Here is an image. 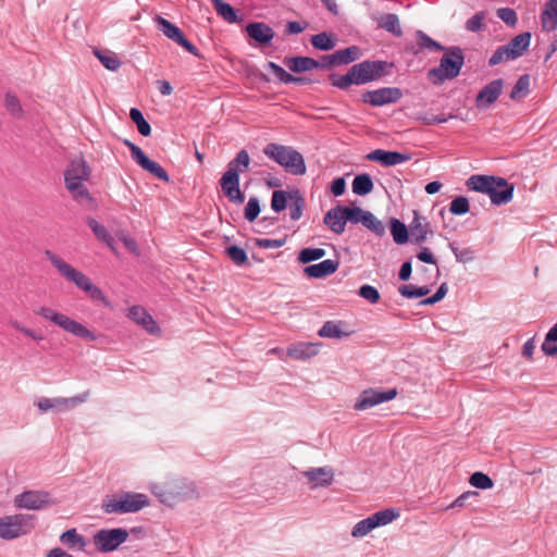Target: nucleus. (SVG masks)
Returning a JSON list of instances; mask_svg holds the SVG:
<instances>
[{
	"label": "nucleus",
	"instance_id": "nucleus-1",
	"mask_svg": "<svg viewBox=\"0 0 557 557\" xmlns=\"http://www.w3.org/2000/svg\"><path fill=\"white\" fill-rule=\"evenodd\" d=\"M45 257L48 259V261H50V264L53 265L61 277L76 285L77 288L85 292L90 298L100 301L101 304H107V297L104 296V293L101 292L98 286L92 284L91 280L87 277L85 273L71 267L70 263L61 259L60 256L53 253V251L46 250Z\"/></svg>",
	"mask_w": 557,
	"mask_h": 557
},
{
	"label": "nucleus",
	"instance_id": "nucleus-2",
	"mask_svg": "<svg viewBox=\"0 0 557 557\" xmlns=\"http://www.w3.org/2000/svg\"><path fill=\"white\" fill-rule=\"evenodd\" d=\"M91 170L87 165V161L81 157L69 162L64 170V187H66L70 196L78 203H91L92 197L90 191L84 185L90 180Z\"/></svg>",
	"mask_w": 557,
	"mask_h": 557
},
{
	"label": "nucleus",
	"instance_id": "nucleus-3",
	"mask_svg": "<svg viewBox=\"0 0 557 557\" xmlns=\"http://www.w3.org/2000/svg\"><path fill=\"white\" fill-rule=\"evenodd\" d=\"M466 187L487 195L494 206L507 205L512 200V184L498 176L473 175L467 178Z\"/></svg>",
	"mask_w": 557,
	"mask_h": 557
},
{
	"label": "nucleus",
	"instance_id": "nucleus-4",
	"mask_svg": "<svg viewBox=\"0 0 557 557\" xmlns=\"http://www.w3.org/2000/svg\"><path fill=\"white\" fill-rule=\"evenodd\" d=\"M249 162L248 152L239 150L237 157L230 161L228 169L220 180L221 189L231 202L240 205L245 200V196L239 189V173L248 170Z\"/></svg>",
	"mask_w": 557,
	"mask_h": 557
},
{
	"label": "nucleus",
	"instance_id": "nucleus-5",
	"mask_svg": "<svg viewBox=\"0 0 557 557\" xmlns=\"http://www.w3.org/2000/svg\"><path fill=\"white\" fill-rule=\"evenodd\" d=\"M463 64L462 50L459 47H451L446 49L442 59H440L438 66L429 70V82L434 85H440L446 81H450L460 74Z\"/></svg>",
	"mask_w": 557,
	"mask_h": 557
},
{
	"label": "nucleus",
	"instance_id": "nucleus-6",
	"mask_svg": "<svg viewBox=\"0 0 557 557\" xmlns=\"http://www.w3.org/2000/svg\"><path fill=\"white\" fill-rule=\"evenodd\" d=\"M151 491L166 506L197 497V490H195L194 483L186 480H169L163 483H157L152 485Z\"/></svg>",
	"mask_w": 557,
	"mask_h": 557
},
{
	"label": "nucleus",
	"instance_id": "nucleus-7",
	"mask_svg": "<svg viewBox=\"0 0 557 557\" xmlns=\"http://www.w3.org/2000/svg\"><path fill=\"white\" fill-rule=\"evenodd\" d=\"M263 154L276 161L292 175H304L306 173L304 157L294 148L280 144H269L263 148Z\"/></svg>",
	"mask_w": 557,
	"mask_h": 557
},
{
	"label": "nucleus",
	"instance_id": "nucleus-8",
	"mask_svg": "<svg viewBox=\"0 0 557 557\" xmlns=\"http://www.w3.org/2000/svg\"><path fill=\"white\" fill-rule=\"evenodd\" d=\"M149 506L147 495L140 493L124 492L107 497L101 504V509L106 513L124 515L138 512Z\"/></svg>",
	"mask_w": 557,
	"mask_h": 557
},
{
	"label": "nucleus",
	"instance_id": "nucleus-9",
	"mask_svg": "<svg viewBox=\"0 0 557 557\" xmlns=\"http://www.w3.org/2000/svg\"><path fill=\"white\" fill-rule=\"evenodd\" d=\"M36 314L42 318L46 321H49L57 326L63 329V331L69 332L73 336H76L82 339L95 341L96 335L92 334L85 325L81 322H77L70 317L53 310L50 307H39L36 310Z\"/></svg>",
	"mask_w": 557,
	"mask_h": 557
},
{
	"label": "nucleus",
	"instance_id": "nucleus-10",
	"mask_svg": "<svg viewBox=\"0 0 557 557\" xmlns=\"http://www.w3.org/2000/svg\"><path fill=\"white\" fill-rule=\"evenodd\" d=\"M34 529L32 516L15 515L3 516L0 518V539L12 541L16 537L26 535Z\"/></svg>",
	"mask_w": 557,
	"mask_h": 557
},
{
	"label": "nucleus",
	"instance_id": "nucleus-11",
	"mask_svg": "<svg viewBox=\"0 0 557 557\" xmlns=\"http://www.w3.org/2000/svg\"><path fill=\"white\" fill-rule=\"evenodd\" d=\"M398 518V511L392 508L376 511L368 518L360 520L351 529V537H364L371 530L377 527H385Z\"/></svg>",
	"mask_w": 557,
	"mask_h": 557
},
{
	"label": "nucleus",
	"instance_id": "nucleus-12",
	"mask_svg": "<svg viewBox=\"0 0 557 557\" xmlns=\"http://www.w3.org/2000/svg\"><path fill=\"white\" fill-rule=\"evenodd\" d=\"M127 539L128 531L125 529H101L92 536V543H95L97 550L110 553L122 546Z\"/></svg>",
	"mask_w": 557,
	"mask_h": 557
},
{
	"label": "nucleus",
	"instance_id": "nucleus-13",
	"mask_svg": "<svg viewBox=\"0 0 557 557\" xmlns=\"http://www.w3.org/2000/svg\"><path fill=\"white\" fill-rule=\"evenodd\" d=\"M88 396H90L89 392L70 398H39V400H37L36 403V406L37 408H39L40 412L44 413L50 410L67 411L73 410L76 406L86 403Z\"/></svg>",
	"mask_w": 557,
	"mask_h": 557
},
{
	"label": "nucleus",
	"instance_id": "nucleus-14",
	"mask_svg": "<svg viewBox=\"0 0 557 557\" xmlns=\"http://www.w3.org/2000/svg\"><path fill=\"white\" fill-rule=\"evenodd\" d=\"M124 145L127 146L129 152H132V159L137 162L138 166L161 181H170L165 170L161 168L158 162L150 160L147 154L144 153L141 148L128 140H124Z\"/></svg>",
	"mask_w": 557,
	"mask_h": 557
},
{
	"label": "nucleus",
	"instance_id": "nucleus-15",
	"mask_svg": "<svg viewBox=\"0 0 557 557\" xmlns=\"http://www.w3.org/2000/svg\"><path fill=\"white\" fill-rule=\"evenodd\" d=\"M124 145L127 146L129 152H132V159L137 162L138 166L161 181H170L165 170L161 168L158 162L150 160L147 154L144 153L141 148L128 140H124Z\"/></svg>",
	"mask_w": 557,
	"mask_h": 557
},
{
	"label": "nucleus",
	"instance_id": "nucleus-16",
	"mask_svg": "<svg viewBox=\"0 0 557 557\" xmlns=\"http://www.w3.org/2000/svg\"><path fill=\"white\" fill-rule=\"evenodd\" d=\"M348 74L355 78V85H363L382 76V62H361L350 67Z\"/></svg>",
	"mask_w": 557,
	"mask_h": 557
},
{
	"label": "nucleus",
	"instance_id": "nucleus-17",
	"mask_svg": "<svg viewBox=\"0 0 557 557\" xmlns=\"http://www.w3.org/2000/svg\"><path fill=\"white\" fill-rule=\"evenodd\" d=\"M53 504L45 491H27L15 497V506L21 509L39 510Z\"/></svg>",
	"mask_w": 557,
	"mask_h": 557
},
{
	"label": "nucleus",
	"instance_id": "nucleus-18",
	"mask_svg": "<svg viewBox=\"0 0 557 557\" xmlns=\"http://www.w3.org/2000/svg\"><path fill=\"white\" fill-rule=\"evenodd\" d=\"M397 396L396 388L388 389L387 392H379L370 388L360 394L358 401L355 403L354 408L357 411L367 410L379 404L386 403L395 399Z\"/></svg>",
	"mask_w": 557,
	"mask_h": 557
},
{
	"label": "nucleus",
	"instance_id": "nucleus-19",
	"mask_svg": "<svg viewBox=\"0 0 557 557\" xmlns=\"http://www.w3.org/2000/svg\"><path fill=\"white\" fill-rule=\"evenodd\" d=\"M156 23L159 25L160 32H162L166 38L175 41L176 45L183 47L188 53L196 57L198 55V49L184 37V34L177 26L171 24L170 21L162 16L156 17Z\"/></svg>",
	"mask_w": 557,
	"mask_h": 557
},
{
	"label": "nucleus",
	"instance_id": "nucleus-20",
	"mask_svg": "<svg viewBox=\"0 0 557 557\" xmlns=\"http://www.w3.org/2000/svg\"><path fill=\"white\" fill-rule=\"evenodd\" d=\"M127 318L136 322L137 325L141 326L151 336H160L161 329L157 324L156 320L144 309L143 306H133L127 310Z\"/></svg>",
	"mask_w": 557,
	"mask_h": 557
},
{
	"label": "nucleus",
	"instance_id": "nucleus-21",
	"mask_svg": "<svg viewBox=\"0 0 557 557\" xmlns=\"http://www.w3.org/2000/svg\"><path fill=\"white\" fill-rule=\"evenodd\" d=\"M401 98V90L397 87H383L363 94V101L374 107L397 102Z\"/></svg>",
	"mask_w": 557,
	"mask_h": 557
},
{
	"label": "nucleus",
	"instance_id": "nucleus-22",
	"mask_svg": "<svg viewBox=\"0 0 557 557\" xmlns=\"http://www.w3.org/2000/svg\"><path fill=\"white\" fill-rule=\"evenodd\" d=\"M503 79H496L488 83V85L484 86L483 89L476 94L475 107L483 110L488 109L491 104L497 101L498 96L503 91Z\"/></svg>",
	"mask_w": 557,
	"mask_h": 557
},
{
	"label": "nucleus",
	"instance_id": "nucleus-23",
	"mask_svg": "<svg viewBox=\"0 0 557 557\" xmlns=\"http://www.w3.org/2000/svg\"><path fill=\"white\" fill-rule=\"evenodd\" d=\"M366 159L372 162H379L385 166H396L403 162L409 161L410 154L393 150L376 149L366 154Z\"/></svg>",
	"mask_w": 557,
	"mask_h": 557
},
{
	"label": "nucleus",
	"instance_id": "nucleus-24",
	"mask_svg": "<svg viewBox=\"0 0 557 557\" xmlns=\"http://www.w3.org/2000/svg\"><path fill=\"white\" fill-rule=\"evenodd\" d=\"M360 57V49L356 46H351L346 49L337 50L335 53L331 55L323 57V66L331 67L337 66L341 64H348L355 60H358Z\"/></svg>",
	"mask_w": 557,
	"mask_h": 557
},
{
	"label": "nucleus",
	"instance_id": "nucleus-25",
	"mask_svg": "<svg viewBox=\"0 0 557 557\" xmlns=\"http://www.w3.org/2000/svg\"><path fill=\"white\" fill-rule=\"evenodd\" d=\"M409 232L410 240L413 244H422L428 236L433 235V228H431L430 223L425 218L419 215L417 211H414L413 221L410 222Z\"/></svg>",
	"mask_w": 557,
	"mask_h": 557
},
{
	"label": "nucleus",
	"instance_id": "nucleus-26",
	"mask_svg": "<svg viewBox=\"0 0 557 557\" xmlns=\"http://www.w3.org/2000/svg\"><path fill=\"white\" fill-rule=\"evenodd\" d=\"M312 488L326 487L332 484L333 470L329 467L313 468L304 472Z\"/></svg>",
	"mask_w": 557,
	"mask_h": 557
},
{
	"label": "nucleus",
	"instance_id": "nucleus-27",
	"mask_svg": "<svg viewBox=\"0 0 557 557\" xmlns=\"http://www.w3.org/2000/svg\"><path fill=\"white\" fill-rule=\"evenodd\" d=\"M323 223L335 234L342 235L345 232L346 223L349 222L342 212V206H336L326 212Z\"/></svg>",
	"mask_w": 557,
	"mask_h": 557
},
{
	"label": "nucleus",
	"instance_id": "nucleus-28",
	"mask_svg": "<svg viewBox=\"0 0 557 557\" xmlns=\"http://www.w3.org/2000/svg\"><path fill=\"white\" fill-rule=\"evenodd\" d=\"M346 323L343 321L329 320L318 331V335L323 338L341 339L351 335V331L346 330Z\"/></svg>",
	"mask_w": 557,
	"mask_h": 557
},
{
	"label": "nucleus",
	"instance_id": "nucleus-29",
	"mask_svg": "<svg viewBox=\"0 0 557 557\" xmlns=\"http://www.w3.org/2000/svg\"><path fill=\"white\" fill-rule=\"evenodd\" d=\"M285 66H287L289 71L294 73H304L308 71H313L314 69L324 65L323 62L321 63L308 57H294L290 59H285Z\"/></svg>",
	"mask_w": 557,
	"mask_h": 557
},
{
	"label": "nucleus",
	"instance_id": "nucleus-30",
	"mask_svg": "<svg viewBox=\"0 0 557 557\" xmlns=\"http://www.w3.org/2000/svg\"><path fill=\"white\" fill-rule=\"evenodd\" d=\"M338 263L332 260H325L321 263H314L304 269L305 275L311 278H322L336 272Z\"/></svg>",
	"mask_w": 557,
	"mask_h": 557
},
{
	"label": "nucleus",
	"instance_id": "nucleus-31",
	"mask_svg": "<svg viewBox=\"0 0 557 557\" xmlns=\"http://www.w3.org/2000/svg\"><path fill=\"white\" fill-rule=\"evenodd\" d=\"M541 27L545 32H553L557 27V0H547L541 13Z\"/></svg>",
	"mask_w": 557,
	"mask_h": 557
},
{
	"label": "nucleus",
	"instance_id": "nucleus-32",
	"mask_svg": "<svg viewBox=\"0 0 557 557\" xmlns=\"http://www.w3.org/2000/svg\"><path fill=\"white\" fill-rule=\"evenodd\" d=\"M286 354L295 360H307L318 355V345L313 343H298L289 346Z\"/></svg>",
	"mask_w": 557,
	"mask_h": 557
},
{
	"label": "nucleus",
	"instance_id": "nucleus-33",
	"mask_svg": "<svg viewBox=\"0 0 557 557\" xmlns=\"http://www.w3.org/2000/svg\"><path fill=\"white\" fill-rule=\"evenodd\" d=\"M247 34L261 45L271 42L275 35L272 28L263 23H252L247 25Z\"/></svg>",
	"mask_w": 557,
	"mask_h": 557
},
{
	"label": "nucleus",
	"instance_id": "nucleus-34",
	"mask_svg": "<svg viewBox=\"0 0 557 557\" xmlns=\"http://www.w3.org/2000/svg\"><path fill=\"white\" fill-rule=\"evenodd\" d=\"M531 42V34L525 32L513 37L508 44L502 46L503 49L520 58L527 51Z\"/></svg>",
	"mask_w": 557,
	"mask_h": 557
},
{
	"label": "nucleus",
	"instance_id": "nucleus-35",
	"mask_svg": "<svg viewBox=\"0 0 557 557\" xmlns=\"http://www.w3.org/2000/svg\"><path fill=\"white\" fill-rule=\"evenodd\" d=\"M379 28H383L396 37H400L403 32L400 21L394 13H386L377 17Z\"/></svg>",
	"mask_w": 557,
	"mask_h": 557
},
{
	"label": "nucleus",
	"instance_id": "nucleus-36",
	"mask_svg": "<svg viewBox=\"0 0 557 557\" xmlns=\"http://www.w3.org/2000/svg\"><path fill=\"white\" fill-rule=\"evenodd\" d=\"M530 76L528 74L521 75L518 78L516 85H513L512 90L510 92V99L512 101H519L527 97L530 94Z\"/></svg>",
	"mask_w": 557,
	"mask_h": 557
},
{
	"label": "nucleus",
	"instance_id": "nucleus-37",
	"mask_svg": "<svg viewBox=\"0 0 557 557\" xmlns=\"http://www.w3.org/2000/svg\"><path fill=\"white\" fill-rule=\"evenodd\" d=\"M351 190L358 196L368 195L373 190V182L368 174L358 175L351 183Z\"/></svg>",
	"mask_w": 557,
	"mask_h": 557
},
{
	"label": "nucleus",
	"instance_id": "nucleus-38",
	"mask_svg": "<svg viewBox=\"0 0 557 557\" xmlns=\"http://www.w3.org/2000/svg\"><path fill=\"white\" fill-rule=\"evenodd\" d=\"M87 225H89L97 239L104 242L114 251L111 235L107 232L103 224L97 222L95 218H89L87 219Z\"/></svg>",
	"mask_w": 557,
	"mask_h": 557
},
{
	"label": "nucleus",
	"instance_id": "nucleus-39",
	"mask_svg": "<svg viewBox=\"0 0 557 557\" xmlns=\"http://www.w3.org/2000/svg\"><path fill=\"white\" fill-rule=\"evenodd\" d=\"M391 233L393 240L399 245H404L410 238V232L406 225L397 219H392Z\"/></svg>",
	"mask_w": 557,
	"mask_h": 557
},
{
	"label": "nucleus",
	"instance_id": "nucleus-40",
	"mask_svg": "<svg viewBox=\"0 0 557 557\" xmlns=\"http://www.w3.org/2000/svg\"><path fill=\"white\" fill-rule=\"evenodd\" d=\"M60 541L71 548L75 547L81 550L86 546V541L82 535L77 534L75 529H69L63 532L62 535H60Z\"/></svg>",
	"mask_w": 557,
	"mask_h": 557
},
{
	"label": "nucleus",
	"instance_id": "nucleus-41",
	"mask_svg": "<svg viewBox=\"0 0 557 557\" xmlns=\"http://www.w3.org/2000/svg\"><path fill=\"white\" fill-rule=\"evenodd\" d=\"M212 7L216 11V14L222 16L224 21L228 23H236L238 21V16H236L235 10L226 2L222 0H210Z\"/></svg>",
	"mask_w": 557,
	"mask_h": 557
},
{
	"label": "nucleus",
	"instance_id": "nucleus-42",
	"mask_svg": "<svg viewBox=\"0 0 557 557\" xmlns=\"http://www.w3.org/2000/svg\"><path fill=\"white\" fill-rule=\"evenodd\" d=\"M95 57L100 61L101 65L110 71H116L121 66L120 59L111 51L95 50Z\"/></svg>",
	"mask_w": 557,
	"mask_h": 557
},
{
	"label": "nucleus",
	"instance_id": "nucleus-43",
	"mask_svg": "<svg viewBox=\"0 0 557 557\" xmlns=\"http://www.w3.org/2000/svg\"><path fill=\"white\" fill-rule=\"evenodd\" d=\"M325 255L326 251L322 248H305L300 250L298 255V261L302 264H309L323 258Z\"/></svg>",
	"mask_w": 557,
	"mask_h": 557
},
{
	"label": "nucleus",
	"instance_id": "nucleus-44",
	"mask_svg": "<svg viewBox=\"0 0 557 557\" xmlns=\"http://www.w3.org/2000/svg\"><path fill=\"white\" fill-rule=\"evenodd\" d=\"M4 108H7L8 112L13 115V117L20 119L23 116L22 104L15 94L7 92L4 94Z\"/></svg>",
	"mask_w": 557,
	"mask_h": 557
},
{
	"label": "nucleus",
	"instance_id": "nucleus-45",
	"mask_svg": "<svg viewBox=\"0 0 557 557\" xmlns=\"http://www.w3.org/2000/svg\"><path fill=\"white\" fill-rule=\"evenodd\" d=\"M129 119H132L133 123L136 124L138 133L144 137L151 134V126H149L148 122L144 120L143 113L138 109L129 110Z\"/></svg>",
	"mask_w": 557,
	"mask_h": 557
},
{
	"label": "nucleus",
	"instance_id": "nucleus-46",
	"mask_svg": "<svg viewBox=\"0 0 557 557\" xmlns=\"http://www.w3.org/2000/svg\"><path fill=\"white\" fill-rule=\"evenodd\" d=\"M270 67L272 70V73H274L275 76L277 77V79H280V82H282L284 84L302 83L304 82L302 77L294 76L293 74H290L287 71H285L284 69H282L281 65H277L273 62H270Z\"/></svg>",
	"mask_w": 557,
	"mask_h": 557
},
{
	"label": "nucleus",
	"instance_id": "nucleus-47",
	"mask_svg": "<svg viewBox=\"0 0 557 557\" xmlns=\"http://www.w3.org/2000/svg\"><path fill=\"white\" fill-rule=\"evenodd\" d=\"M342 212L345 214V219L350 223L358 224L366 215L370 214V211H364L360 207H344L342 206Z\"/></svg>",
	"mask_w": 557,
	"mask_h": 557
},
{
	"label": "nucleus",
	"instance_id": "nucleus-48",
	"mask_svg": "<svg viewBox=\"0 0 557 557\" xmlns=\"http://www.w3.org/2000/svg\"><path fill=\"white\" fill-rule=\"evenodd\" d=\"M311 44L313 48L322 51L331 50L334 47L333 38L326 33L313 35L311 38Z\"/></svg>",
	"mask_w": 557,
	"mask_h": 557
},
{
	"label": "nucleus",
	"instance_id": "nucleus-49",
	"mask_svg": "<svg viewBox=\"0 0 557 557\" xmlns=\"http://www.w3.org/2000/svg\"><path fill=\"white\" fill-rule=\"evenodd\" d=\"M399 293L401 297L419 298L426 296L430 293V289L428 286L416 287L413 285H401Z\"/></svg>",
	"mask_w": 557,
	"mask_h": 557
},
{
	"label": "nucleus",
	"instance_id": "nucleus-50",
	"mask_svg": "<svg viewBox=\"0 0 557 557\" xmlns=\"http://www.w3.org/2000/svg\"><path fill=\"white\" fill-rule=\"evenodd\" d=\"M359 223L377 236H382L384 234L383 223L379 221L373 213L366 215V218H363Z\"/></svg>",
	"mask_w": 557,
	"mask_h": 557
},
{
	"label": "nucleus",
	"instance_id": "nucleus-51",
	"mask_svg": "<svg viewBox=\"0 0 557 557\" xmlns=\"http://www.w3.org/2000/svg\"><path fill=\"white\" fill-rule=\"evenodd\" d=\"M470 484L473 487L481 490L493 488V480L484 472H475L470 476Z\"/></svg>",
	"mask_w": 557,
	"mask_h": 557
},
{
	"label": "nucleus",
	"instance_id": "nucleus-52",
	"mask_svg": "<svg viewBox=\"0 0 557 557\" xmlns=\"http://www.w3.org/2000/svg\"><path fill=\"white\" fill-rule=\"evenodd\" d=\"M416 37H418V44L422 49H434L444 52L446 49H448L437 44L435 40H433L432 37L428 36L425 33L421 30H419L418 34H416Z\"/></svg>",
	"mask_w": 557,
	"mask_h": 557
},
{
	"label": "nucleus",
	"instance_id": "nucleus-53",
	"mask_svg": "<svg viewBox=\"0 0 557 557\" xmlns=\"http://www.w3.org/2000/svg\"><path fill=\"white\" fill-rule=\"evenodd\" d=\"M469 210H470V205L468 203L467 198L457 197L451 200L450 212L453 215H462V214H466Z\"/></svg>",
	"mask_w": 557,
	"mask_h": 557
},
{
	"label": "nucleus",
	"instance_id": "nucleus-54",
	"mask_svg": "<svg viewBox=\"0 0 557 557\" xmlns=\"http://www.w3.org/2000/svg\"><path fill=\"white\" fill-rule=\"evenodd\" d=\"M226 256L233 261L234 263L240 265L246 262L248 259V256L246 255L245 250L237 246H231L226 248L225 250Z\"/></svg>",
	"mask_w": 557,
	"mask_h": 557
},
{
	"label": "nucleus",
	"instance_id": "nucleus-55",
	"mask_svg": "<svg viewBox=\"0 0 557 557\" xmlns=\"http://www.w3.org/2000/svg\"><path fill=\"white\" fill-rule=\"evenodd\" d=\"M497 17L510 27L517 25V13L511 8L497 9Z\"/></svg>",
	"mask_w": 557,
	"mask_h": 557
},
{
	"label": "nucleus",
	"instance_id": "nucleus-56",
	"mask_svg": "<svg viewBox=\"0 0 557 557\" xmlns=\"http://www.w3.org/2000/svg\"><path fill=\"white\" fill-rule=\"evenodd\" d=\"M359 296L369 301V304H376L380 300L379 290L370 285L360 286Z\"/></svg>",
	"mask_w": 557,
	"mask_h": 557
},
{
	"label": "nucleus",
	"instance_id": "nucleus-57",
	"mask_svg": "<svg viewBox=\"0 0 557 557\" xmlns=\"http://www.w3.org/2000/svg\"><path fill=\"white\" fill-rule=\"evenodd\" d=\"M517 58V55H512V53L499 47L497 48L496 52L493 53L492 58H490L488 64L490 66H495L497 64L503 63V61L515 60Z\"/></svg>",
	"mask_w": 557,
	"mask_h": 557
},
{
	"label": "nucleus",
	"instance_id": "nucleus-58",
	"mask_svg": "<svg viewBox=\"0 0 557 557\" xmlns=\"http://www.w3.org/2000/svg\"><path fill=\"white\" fill-rule=\"evenodd\" d=\"M485 13L479 12L474 16L467 20L466 29L470 32H479L484 27Z\"/></svg>",
	"mask_w": 557,
	"mask_h": 557
},
{
	"label": "nucleus",
	"instance_id": "nucleus-59",
	"mask_svg": "<svg viewBox=\"0 0 557 557\" xmlns=\"http://www.w3.org/2000/svg\"><path fill=\"white\" fill-rule=\"evenodd\" d=\"M271 208L276 212H282L286 208V193L283 190H275L272 194Z\"/></svg>",
	"mask_w": 557,
	"mask_h": 557
},
{
	"label": "nucleus",
	"instance_id": "nucleus-60",
	"mask_svg": "<svg viewBox=\"0 0 557 557\" xmlns=\"http://www.w3.org/2000/svg\"><path fill=\"white\" fill-rule=\"evenodd\" d=\"M259 210L258 199L255 197L249 198L247 207H245V219L248 220V222H253L259 215Z\"/></svg>",
	"mask_w": 557,
	"mask_h": 557
},
{
	"label": "nucleus",
	"instance_id": "nucleus-61",
	"mask_svg": "<svg viewBox=\"0 0 557 557\" xmlns=\"http://www.w3.org/2000/svg\"><path fill=\"white\" fill-rule=\"evenodd\" d=\"M332 85L342 89H346L349 88V86L355 85V78L349 73H346L342 76H333Z\"/></svg>",
	"mask_w": 557,
	"mask_h": 557
},
{
	"label": "nucleus",
	"instance_id": "nucleus-62",
	"mask_svg": "<svg viewBox=\"0 0 557 557\" xmlns=\"http://www.w3.org/2000/svg\"><path fill=\"white\" fill-rule=\"evenodd\" d=\"M446 294H447V285L445 283H443L442 285H440L437 292L434 293V295H432L431 297L423 299L422 304L425 306H432V305L436 304L437 301H440L441 299H443Z\"/></svg>",
	"mask_w": 557,
	"mask_h": 557
},
{
	"label": "nucleus",
	"instance_id": "nucleus-63",
	"mask_svg": "<svg viewBox=\"0 0 557 557\" xmlns=\"http://www.w3.org/2000/svg\"><path fill=\"white\" fill-rule=\"evenodd\" d=\"M11 325L12 327H14L17 332H21L22 334L33 338V339H36V341H41L42 337L40 334L36 333L35 331L22 325L20 322H17L16 320L15 321H11Z\"/></svg>",
	"mask_w": 557,
	"mask_h": 557
},
{
	"label": "nucleus",
	"instance_id": "nucleus-64",
	"mask_svg": "<svg viewBox=\"0 0 557 557\" xmlns=\"http://www.w3.org/2000/svg\"><path fill=\"white\" fill-rule=\"evenodd\" d=\"M346 182L343 177L333 180L331 184V191L334 196L339 197L345 194Z\"/></svg>",
	"mask_w": 557,
	"mask_h": 557
}]
</instances>
